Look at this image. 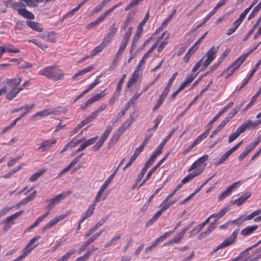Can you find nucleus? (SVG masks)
I'll return each mask as SVG.
<instances>
[{"label":"nucleus","instance_id":"1a4fd4ad","mask_svg":"<svg viewBox=\"0 0 261 261\" xmlns=\"http://www.w3.org/2000/svg\"><path fill=\"white\" fill-rule=\"evenodd\" d=\"M129 38L130 33H126L124 35V36L123 37L120 45L116 54L115 59L114 61V62L116 61V59H119L123 53L126 47L127 46Z\"/></svg>","mask_w":261,"mask_h":261},{"label":"nucleus","instance_id":"8fccbe9b","mask_svg":"<svg viewBox=\"0 0 261 261\" xmlns=\"http://www.w3.org/2000/svg\"><path fill=\"white\" fill-rule=\"evenodd\" d=\"M159 168L158 166H156L155 165L147 174L145 179L142 182L141 185L144 184L147 180L149 179L152 174Z\"/></svg>","mask_w":261,"mask_h":261},{"label":"nucleus","instance_id":"a18cd8bd","mask_svg":"<svg viewBox=\"0 0 261 261\" xmlns=\"http://www.w3.org/2000/svg\"><path fill=\"white\" fill-rule=\"evenodd\" d=\"M27 189H24L23 190L20 191L19 192V194H28V196H33L35 194H37V191L33 189H30L29 190L26 191Z\"/></svg>","mask_w":261,"mask_h":261},{"label":"nucleus","instance_id":"3c124183","mask_svg":"<svg viewBox=\"0 0 261 261\" xmlns=\"http://www.w3.org/2000/svg\"><path fill=\"white\" fill-rule=\"evenodd\" d=\"M139 154L138 153H137V152H136V151H135V152H134V154L132 155V156L131 157L130 161L128 162V163H127V164L124 167L123 170H124L125 169H126L127 168H128L132 165V163L137 159V158L139 155Z\"/></svg>","mask_w":261,"mask_h":261},{"label":"nucleus","instance_id":"c85d7f7f","mask_svg":"<svg viewBox=\"0 0 261 261\" xmlns=\"http://www.w3.org/2000/svg\"><path fill=\"white\" fill-rule=\"evenodd\" d=\"M240 181L234 182L232 185L228 187L226 190L221 194V196H225L229 194L234 189H236L240 185Z\"/></svg>","mask_w":261,"mask_h":261},{"label":"nucleus","instance_id":"680f3d73","mask_svg":"<svg viewBox=\"0 0 261 261\" xmlns=\"http://www.w3.org/2000/svg\"><path fill=\"white\" fill-rule=\"evenodd\" d=\"M82 141V140H75L74 139L71 140L68 143H67V146H69V148H73L75 147L76 145L80 144Z\"/></svg>","mask_w":261,"mask_h":261},{"label":"nucleus","instance_id":"cd10ccee","mask_svg":"<svg viewBox=\"0 0 261 261\" xmlns=\"http://www.w3.org/2000/svg\"><path fill=\"white\" fill-rule=\"evenodd\" d=\"M177 200V199L175 197H167L161 204L160 206L161 208H162V207H164V206H166L167 209L171 205H172Z\"/></svg>","mask_w":261,"mask_h":261},{"label":"nucleus","instance_id":"f704fd0d","mask_svg":"<svg viewBox=\"0 0 261 261\" xmlns=\"http://www.w3.org/2000/svg\"><path fill=\"white\" fill-rule=\"evenodd\" d=\"M45 171V170H40V171L35 173L30 177V179H29L30 181H31L32 182L36 181L39 178V177L44 173Z\"/></svg>","mask_w":261,"mask_h":261},{"label":"nucleus","instance_id":"5701e85b","mask_svg":"<svg viewBox=\"0 0 261 261\" xmlns=\"http://www.w3.org/2000/svg\"><path fill=\"white\" fill-rule=\"evenodd\" d=\"M243 129V128H241V126L239 127L235 131V132L232 133L229 136L228 139V142L230 143L235 140L241 134L244 132Z\"/></svg>","mask_w":261,"mask_h":261},{"label":"nucleus","instance_id":"b1692460","mask_svg":"<svg viewBox=\"0 0 261 261\" xmlns=\"http://www.w3.org/2000/svg\"><path fill=\"white\" fill-rule=\"evenodd\" d=\"M83 153L81 154L79 156H76L72 162L68 165V166L64 168L60 173V174H63L65 172L68 171L72 167H73L77 163H78Z\"/></svg>","mask_w":261,"mask_h":261},{"label":"nucleus","instance_id":"338daca9","mask_svg":"<svg viewBox=\"0 0 261 261\" xmlns=\"http://www.w3.org/2000/svg\"><path fill=\"white\" fill-rule=\"evenodd\" d=\"M99 226L95 224L93 227L91 228L88 232L85 234V237H88L92 234L94 232L96 231L98 228Z\"/></svg>","mask_w":261,"mask_h":261},{"label":"nucleus","instance_id":"e433bc0d","mask_svg":"<svg viewBox=\"0 0 261 261\" xmlns=\"http://www.w3.org/2000/svg\"><path fill=\"white\" fill-rule=\"evenodd\" d=\"M248 197H239L235 200H232L230 202V204H236L238 206L241 205L244 202H245Z\"/></svg>","mask_w":261,"mask_h":261},{"label":"nucleus","instance_id":"4468645a","mask_svg":"<svg viewBox=\"0 0 261 261\" xmlns=\"http://www.w3.org/2000/svg\"><path fill=\"white\" fill-rule=\"evenodd\" d=\"M249 54H245L242 55L239 58H238L233 63L231 64L230 67H228L226 70H225L223 72V73L228 71V70L232 67H234L235 69H237L240 67V66L243 64L244 61L246 60V59L248 56Z\"/></svg>","mask_w":261,"mask_h":261},{"label":"nucleus","instance_id":"2f4dec72","mask_svg":"<svg viewBox=\"0 0 261 261\" xmlns=\"http://www.w3.org/2000/svg\"><path fill=\"white\" fill-rule=\"evenodd\" d=\"M197 73L195 75L192 74L190 76H187L185 81L180 85V87H182V88L184 89L186 87L188 86L193 81V80L197 76Z\"/></svg>","mask_w":261,"mask_h":261},{"label":"nucleus","instance_id":"58836bf2","mask_svg":"<svg viewBox=\"0 0 261 261\" xmlns=\"http://www.w3.org/2000/svg\"><path fill=\"white\" fill-rule=\"evenodd\" d=\"M45 2V0H24L27 6L30 7H36L39 3Z\"/></svg>","mask_w":261,"mask_h":261},{"label":"nucleus","instance_id":"e2e57ef3","mask_svg":"<svg viewBox=\"0 0 261 261\" xmlns=\"http://www.w3.org/2000/svg\"><path fill=\"white\" fill-rule=\"evenodd\" d=\"M113 37H114L109 35L108 33V34L104 37L103 39V41L102 42V44H104L105 45L107 46L111 42Z\"/></svg>","mask_w":261,"mask_h":261},{"label":"nucleus","instance_id":"37998d69","mask_svg":"<svg viewBox=\"0 0 261 261\" xmlns=\"http://www.w3.org/2000/svg\"><path fill=\"white\" fill-rule=\"evenodd\" d=\"M261 141V138L258 137L256 140L252 142L246 148L248 149L249 152H251Z\"/></svg>","mask_w":261,"mask_h":261},{"label":"nucleus","instance_id":"72a5a7b5","mask_svg":"<svg viewBox=\"0 0 261 261\" xmlns=\"http://www.w3.org/2000/svg\"><path fill=\"white\" fill-rule=\"evenodd\" d=\"M61 197H54L49 200V203L47 206L48 209L52 208L56 204L58 203L61 200Z\"/></svg>","mask_w":261,"mask_h":261},{"label":"nucleus","instance_id":"ea45409f","mask_svg":"<svg viewBox=\"0 0 261 261\" xmlns=\"http://www.w3.org/2000/svg\"><path fill=\"white\" fill-rule=\"evenodd\" d=\"M112 130V127L110 125L107 126L106 130L102 134L100 139L106 141L107 138L109 137L111 130Z\"/></svg>","mask_w":261,"mask_h":261},{"label":"nucleus","instance_id":"473e14b6","mask_svg":"<svg viewBox=\"0 0 261 261\" xmlns=\"http://www.w3.org/2000/svg\"><path fill=\"white\" fill-rule=\"evenodd\" d=\"M75 252V249H70L68 252L65 253L64 255H63L61 257H60L56 261H67L70 257V256L73 254H74Z\"/></svg>","mask_w":261,"mask_h":261},{"label":"nucleus","instance_id":"13d9d810","mask_svg":"<svg viewBox=\"0 0 261 261\" xmlns=\"http://www.w3.org/2000/svg\"><path fill=\"white\" fill-rule=\"evenodd\" d=\"M120 238V236H116L114 237L113 238L111 239V240L105 245V247H110L113 244L119 239Z\"/></svg>","mask_w":261,"mask_h":261},{"label":"nucleus","instance_id":"6e6d98bb","mask_svg":"<svg viewBox=\"0 0 261 261\" xmlns=\"http://www.w3.org/2000/svg\"><path fill=\"white\" fill-rule=\"evenodd\" d=\"M140 37V36H138L136 34L134 36L133 42H132V47L130 49V53L132 52L134 50V48L136 47L137 43Z\"/></svg>","mask_w":261,"mask_h":261},{"label":"nucleus","instance_id":"9d476101","mask_svg":"<svg viewBox=\"0 0 261 261\" xmlns=\"http://www.w3.org/2000/svg\"><path fill=\"white\" fill-rule=\"evenodd\" d=\"M242 142L243 141L240 142L232 148H230L227 151H226L216 163V166H218L223 163L233 152L238 149V148L242 144Z\"/></svg>","mask_w":261,"mask_h":261},{"label":"nucleus","instance_id":"c03bdc74","mask_svg":"<svg viewBox=\"0 0 261 261\" xmlns=\"http://www.w3.org/2000/svg\"><path fill=\"white\" fill-rule=\"evenodd\" d=\"M92 254V251H87L84 255L78 257L75 261H87Z\"/></svg>","mask_w":261,"mask_h":261},{"label":"nucleus","instance_id":"6e6552de","mask_svg":"<svg viewBox=\"0 0 261 261\" xmlns=\"http://www.w3.org/2000/svg\"><path fill=\"white\" fill-rule=\"evenodd\" d=\"M219 46H213L208 50L206 55V59L204 60L202 63V66L200 69L201 71H204L214 60L216 57V54L219 49Z\"/></svg>","mask_w":261,"mask_h":261},{"label":"nucleus","instance_id":"2eb2a0df","mask_svg":"<svg viewBox=\"0 0 261 261\" xmlns=\"http://www.w3.org/2000/svg\"><path fill=\"white\" fill-rule=\"evenodd\" d=\"M39 238V237H34L30 241L29 243L28 244L27 246L22 250L23 252L25 255H27L39 244V243L35 244V243L37 242Z\"/></svg>","mask_w":261,"mask_h":261},{"label":"nucleus","instance_id":"4be33fe9","mask_svg":"<svg viewBox=\"0 0 261 261\" xmlns=\"http://www.w3.org/2000/svg\"><path fill=\"white\" fill-rule=\"evenodd\" d=\"M257 228L258 226L256 225L247 226L241 230V234L243 236H247L251 234Z\"/></svg>","mask_w":261,"mask_h":261},{"label":"nucleus","instance_id":"69168bd1","mask_svg":"<svg viewBox=\"0 0 261 261\" xmlns=\"http://www.w3.org/2000/svg\"><path fill=\"white\" fill-rule=\"evenodd\" d=\"M167 43H168V41H167V39H165L162 42H161V41H160V42L159 43H160V44L158 48V51L159 52H161L163 49L164 47L167 45Z\"/></svg>","mask_w":261,"mask_h":261},{"label":"nucleus","instance_id":"20e7f679","mask_svg":"<svg viewBox=\"0 0 261 261\" xmlns=\"http://www.w3.org/2000/svg\"><path fill=\"white\" fill-rule=\"evenodd\" d=\"M64 112V110H60L58 108L51 107L37 112L32 116V119H36L37 117L42 118L50 115L57 116Z\"/></svg>","mask_w":261,"mask_h":261},{"label":"nucleus","instance_id":"864d4df0","mask_svg":"<svg viewBox=\"0 0 261 261\" xmlns=\"http://www.w3.org/2000/svg\"><path fill=\"white\" fill-rule=\"evenodd\" d=\"M250 8H246L243 12L241 13V14L239 16V18H238L237 20L242 23L244 19L245 18L247 13L250 11Z\"/></svg>","mask_w":261,"mask_h":261},{"label":"nucleus","instance_id":"7ed1b4c3","mask_svg":"<svg viewBox=\"0 0 261 261\" xmlns=\"http://www.w3.org/2000/svg\"><path fill=\"white\" fill-rule=\"evenodd\" d=\"M27 5L24 0H10V7L16 10L19 15L27 18L34 19V14L24 8Z\"/></svg>","mask_w":261,"mask_h":261},{"label":"nucleus","instance_id":"ddd939ff","mask_svg":"<svg viewBox=\"0 0 261 261\" xmlns=\"http://www.w3.org/2000/svg\"><path fill=\"white\" fill-rule=\"evenodd\" d=\"M68 215L67 214H61L56 216L55 218L48 222L43 228V231H45L46 229H49L56 225L58 222L64 219Z\"/></svg>","mask_w":261,"mask_h":261},{"label":"nucleus","instance_id":"5fc2aeb1","mask_svg":"<svg viewBox=\"0 0 261 261\" xmlns=\"http://www.w3.org/2000/svg\"><path fill=\"white\" fill-rule=\"evenodd\" d=\"M177 74H178L177 72H175V73H174L173 74L171 78L169 80L168 83L167 84L166 86L165 87V89H166L167 90H168L169 91L170 90V89L171 88L172 84L175 80L176 76L177 75Z\"/></svg>","mask_w":261,"mask_h":261},{"label":"nucleus","instance_id":"4c0bfd02","mask_svg":"<svg viewBox=\"0 0 261 261\" xmlns=\"http://www.w3.org/2000/svg\"><path fill=\"white\" fill-rule=\"evenodd\" d=\"M103 231V229H101L98 232L94 233L87 241L89 242L90 244L93 243L102 234Z\"/></svg>","mask_w":261,"mask_h":261},{"label":"nucleus","instance_id":"de8ad7c7","mask_svg":"<svg viewBox=\"0 0 261 261\" xmlns=\"http://www.w3.org/2000/svg\"><path fill=\"white\" fill-rule=\"evenodd\" d=\"M197 176L196 174H195L193 172L191 173L188 175L186 176L181 181V184H185L191 180H192L193 178Z\"/></svg>","mask_w":261,"mask_h":261},{"label":"nucleus","instance_id":"a211bd4d","mask_svg":"<svg viewBox=\"0 0 261 261\" xmlns=\"http://www.w3.org/2000/svg\"><path fill=\"white\" fill-rule=\"evenodd\" d=\"M134 120L132 117H129L127 120L120 126L117 131L119 135H122L133 123Z\"/></svg>","mask_w":261,"mask_h":261},{"label":"nucleus","instance_id":"f8f14e48","mask_svg":"<svg viewBox=\"0 0 261 261\" xmlns=\"http://www.w3.org/2000/svg\"><path fill=\"white\" fill-rule=\"evenodd\" d=\"M107 89H105L104 91H102L101 93L96 94V95L93 96L91 98L89 99L85 103L84 106H81V109L84 110H86L87 109V107L88 106L92 104L94 102L98 100L101 98L103 97L106 94L104 93V92Z\"/></svg>","mask_w":261,"mask_h":261},{"label":"nucleus","instance_id":"0eeeda50","mask_svg":"<svg viewBox=\"0 0 261 261\" xmlns=\"http://www.w3.org/2000/svg\"><path fill=\"white\" fill-rule=\"evenodd\" d=\"M23 213V211H20L3 220L1 222V224L3 225L2 229L5 231L9 230L14 224V221L20 216Z\"/></svg>","mask_w":261,"mask_h":261},{"label":"nucleus","instance_id":"aec40b11","mask_svg":"<svg viewBox=\"0 0 261 261\" xmlns=\"http://www.w3.org/2000/svg\"><path fill=\"white\" fill-rule=\"evenodd\" d=\"M95 208V203L91 204L89 207V208L87 209L86 212L85 213L83 216L82 217L80 220V223H82L86 219L90 217L91 215L93 214Z\"/></svg>","mask_w":261,"mask_h":261},{"label":"nucleus","instance_id":"f3484780","mask_svg":"<svg viewBox=\"0 0 261 261\" xmlns=\"http://www.w3.org/2000/svg\"><path fill=\"white\" fill-rule=\"evenodd\" d=\"M261 123V120L252 121L250 120H248L245 123H243L240 126L243 128V130L245 132L247 129H250L255 128Z\"/></svg>","mask_w":261,"mask_h":261},{"label":"nucleus","instance_id":"dca6fc26","mask_svg":"<svg viewBox=\"0 0 261 261\" xmlns=\"http://www.w3.org/2000/svg\"><path fill=\"white\" fill-rule=\"evenodd\" d=\"M56 143V140H46L42 142L38 148L42 152L48 150L52 148Z\"/></svg>","mask_w":261,"mask_h":261},{"label":"nucleus","instance_id":"7c9ffc66","mask_svg":"<svg viewBox=\"0 0 261 261\" xmlns=\"http://www.w3.org/2000/svg\"><path fill=\"white\" fill-rule=\"evenodd\" d=\"M92 121L89 117L88 116L84 120H83L80 123L74 128V133H77L81 128L86 125L88 123Z\"/></svg>","mask_w":261,"mask_h":261},{"label":"nucleus","instance_id":"49530a36","mask_svg":"<svg viewBox=\"0 0 261 261\" xmlns=\"http://www.w3.org/2000/svg\"><path fill=\"white\" fill-rule=\"evenodd\" d=\"M208 136V132H205L201 134L194 141V143L196 145L198 144L204 139L206 138Z\"/></svg>","mask_w":261,"mask_h":261},{"label":"nucleus","instance_id":"9b49d317","mask_svg":"<svg viewBox=\"0 0 261 261\" xmlns=\"http://www.w3.org/2000/svg\"><path fill=\"white\" fill-rule=\"evenodd\" d=\"M172 232H166L162 236H160L159 238L156 239L152 244L145 249V252L148 253L152 251V250L156 247V246L162 242L165 239L170 236V233Z\"/></svg>","mask_w":261,"mask_h":261},{"label":"nucleus","instance_id":"774afa93","mask_svg":"<svg viewBox=\"0 0 261 261\" xmlns=\"http://www.w3.org/2000/svg\"><path fill=\"white\" fill-rule=\"evenodd\" d=\"M183 235L182 233L179 232L173 239L172 242H174V243H179L181 242V239L183 237Z\"/></svg>","mask_w":261,"mask_h":261},{"label":"nucleus","instance_id":"c9c22d12","mask_svg":"<svg viewBox=\"0 0 261 261\" xmlns=\"http://www.w3.org/2000/svg\"><path fill=\"white\" fill-rule=\"evenodd\" d=\"M106 46L104 44H102V43L98 45V46L95 47L91 51V56L93 57L95 56L97 54L103 50V49L106 47Z\"/></svg>","mask_w":261,"mask_h":261},{"label":"nucleus","instance_id":"423d86ee","mask_svg":"<svg viewBox=\"0 0 261 261\" xmlns=\"http://www.w3.org/2000/svg\"><path fill=\"white\" fill-rule=\"evenodd\" d=\"M239 233V230L234 231L231 235L224 240V241L217 246L213 250L212 253L218 251L220 249L229 246L234 244L236 241L237 236Z\"/></svg>","mask_w":261,"mask_h":261},{"label":"nucleus","instance_id":"f257e3e1","mask_svg":"<svg viewBox=\"0 0 261 261\" xmlns=\"http://www.w3.org/2000/svg\"><path fill=\"white\" fill-rule=\"evenodd\" d=\"M39 74L55 81L63 80L64 77V73L62 70L55 65L42 69L39 71Z\"/></svg>","mask_w":261,"mask_h":261},{"label":"nucleus","instance_id":"603ef678","mask_svg":"<svg viewBox=\"0 0 261 261\" xmlns=\"http://www.w3.org/2000/svg\"><path fill=\"white\" fill-rule=\"evenodd\" d=\"M261 8L260 7H258V6L257 5L256 7H255L254 8V9H253L252 12L249 15L248 19L250 20V19L253 18L256 16V15L257 14V13H258V12L259 11V10Z\"/></svg>","mask_w":261,"mask_h":261},{"label":"nucleus","instance_id":"09e8293b","mask_svg":"<svg viewBox=\"0 0 261 261\" xmlns=\"http://www.w3.org/2000/svg\"><path fill=\"white\" fill-rule=\"evenodd\" d=\"M169 91V90L164 88L163 91L162 92V94H161V95L157 101H158L161 104H162L164 99H165L166 97L167 96Z\"/></svg>","mask_w":261,"mask_h":261},{"label":"nucleus","instance_id":"a19ab883","mask_svg":"<svg viewBox=\"0 0 261 261\" xmlns=\"http://www.w3.org/2000/svg\"><path fill=\"white\" fill-rule=\"evenodd\" d=\"M4 48L5 50V53H18L20 52V50L18 49L15 48L14 46L9 44L7 46H4Z\"/></svg>","mask_w":261,"mask_h":261},{"label":"nucleus","instance_id":"79ce46f5","mask_svg":"<svg viewBox=\"0 0 261 261\" xmlns=\"http://www.w3.org/2000/svg\"><path fill=\"white\" fill-rule=\"evenodd\" d=\"M118 30L116 22H114L109 29L108 34L113 37H114Z\"/></svg>","mask_w":261,"mask_h":261},{"label":"nucleus","instance_id":"f03ea898","mask_svg":"<svg viewBox=\"0 0 261 261\" xmlns=\"http://www.w3.org/2000/svg\"><path fill=\"white\" fill-rule=\"evenodd\" d=\"M22 81L20 77L14 78L12 79H8L5 83L7 84L10 88V90L7 93L6 98L9 100H12L15 97L16 95L23 90V88L17 87Z\"/></svg>","mask_w":261,"mask_h":261},{"label":"nucleus","instance_id":"bf43d9fd","mask_svg":"<svg viewBox=\"0 0 261 261\" xmlns=\"http://www.w3.org/2000/svg\"><path fill=\"white\" fill-rule=\"evenodd\" d=\"M165 32H164L162 36L160 37V38L156 41V42L154 43L153 45L151 46V47L148 50L147 53L149 54L150 55L151 53L154 50V49L157 47L160 41V39H162L164 35H165Z\"/></svg>","mask_w":261,"mask_h":261},{"label":"nucleus","instance_id":"a878e982","mask_svg":"<svg viewBox=\"0 0 261 261\" xmlns=\"http://www.w3.org/2000/svg\"><path fill=\"white\" fill-rule=\"evenodd\" d=\"M26 23L30 28L36 31L41 32L43 31L41 24L38 22L29 20L27 21Z\"/></svg>","mask_w":261,"mask_h":261},{"label":"nucleus","instance_id":"393cba45","mask_svg":"<svg viewBox=\"0 0 261 261\" xmlns=\"http://www.w3.org/2000/svg\"><path fill=\"white\" fill-rule=\"evenodd\" d=\"M254 217V216L252 213L251 214L247 216H245L244 215L240 216L238 219L232 221V223H236L237 224H240L245 221L251 220Z\"/></svg>","mask_w":261,"mask_h":261},{"label":"nucleus","instance_id":"4d7b16f0","mask_svg":"<svg viewBox=\"0 0 261 261\" xmlns=\"http://www.w3.org/2000/svg\"><path fill=\"white\" fill-rule=\"evenodd\" d=\"M177 128H173L172 130L170 131L169 135L167 136V137L163 140L162 143H161L162 145L164 146L168 140L171 137V136L174 134L175 131L177 130Z\"/></svg>","mask_w":261,"mask_h":261},{"label":"nucleus","instance_id":"39448f33","mask_svg":"<svg viewBox=\"0 0 261 261\" xmlns=\"http://www.w3.org/2000/svg\"><path fill=\"white\" fill-rule=\"evenodd\" d=\"M208 158V155L205 154L199 158L192 165L190 168L188 169V171L190 172L194 170L193 172L195 174H196L197 176L199 175L204 170L205 167L204 162L207 160Z\"/></svg>","mask_w":261,"mask_h":261},{"label":"nucleus","instance_id":"bb28decb","mask_svg":"<svg viewBox=\"0 0 261 261\" xmlns=\"http://www.w3.org/2000/svg\"><path fill=\"white\" fill-rule=\"evenodd\" d=\"M41 37L46 41H49L53 43L56 41L55 33L53 32L44 33L41 35Z\"/></svg>","mask_w":261,"mask_h":261},{"label":"nucleus","instance_id":"0e129e2a","mask_svg":"<svg viewBox=\"0 0 261 261\" xmlns=\"http://www.w3.org/2000/svg\"><path fill=\"white\" fill-rule=\"evenodd\" d=\"M98 137L96 136L95 137L92 138L90 139H88V140L84 142V144L86 146V147H88L91 145L93 144L97 140Z\"/></svg>","mask_w":261,"mask_h":261},{"label":"nucleus","instance_id":"412c9836","mask_svg":"<svg viewBox=\"0 0 261 261\" xmlns=\"http://www.w3.org/2000/svg\"><path fill=\"white\" fill-rule=\"evenodd\" d=\"M107 106L106 103L100 105L97 110L92 112L88 116L92 121L94 120L100 113L107 108Z\"/></svg>","mask_w":261,"mask_h":261},{"label":"nucleus","instance_id":"052dcab7","mask_svg":"<svg viewBox=\"0 0 261 261\" xmlns=\"http://www.w3.org/2000/svg\"><path fill=\"white\" fill-rule=\"evenodd\" d=\"M165 32H164L162 36L160 37V38L156 41V42L154 43L153 45L151 46V47L148 50L147 53L149 54L150 55L151 53L154 50V49L157 47L160 41V39H162L164 35H165Z\"/></svg>","mask_w":261,"mask_h":261},{"label":"nucleus","instance_id":"c756f323","mask_svg":"<svg viewBox=\"0 0 261 261\" xmlns=\"http://www.w3.org/2000/svg\"><path fill=\"white\" fill-rule=\"evenodd\" d=\"M94 68V67L93 65H91L90 66H89L85 69H83L79 72H77L76 73H75L72 77V80H74L76 79V77H79V76H81L82 75H83L88 72H90L92 69Z\"/></svg>","mask_w":261,"mask_h":261},{"label":"nucleus","instance_id":"6ab92c4d","mask_svg":"<svg viewBox=\"0 0 261 261\" xmlns=\"http://www.w3.org/2000/svg\"><path fill=\"white\" fill-rule=\"evenodd\" d=\"M229 210L228 207H225L222 208L219 212L213 214L210 216V218H214V223H216V222L219 220L221 218H222L228 211Z\"/></svg>","mask_w":261,"mask_h":261}]
</instances>
